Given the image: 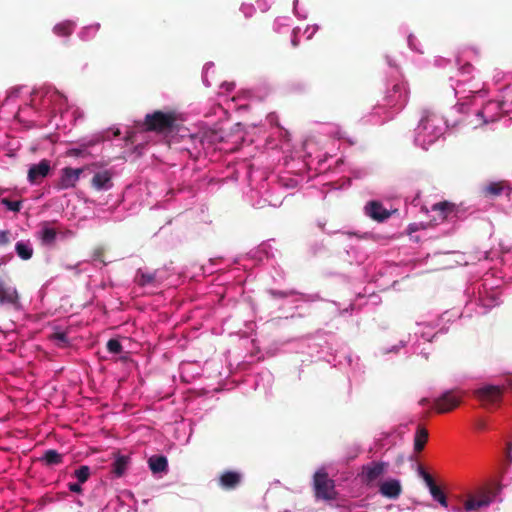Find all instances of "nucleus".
<instances>
[{
  "instance_id": "33",
  "label": "nucleus",
  "mask_w": 512,
  "mask_h": 512,
  "mask_svg": "<svg viewBox=\"0 0 512 512\" xmlns=\"http://www.w3.org/2000/svg\"><path fill=\"white\" fill-rule=\"evenodd\" d=\"M434 211H439L442 215V218L445 219L448 217L449 213L452 212V208L449 203L441 202L433 205Z\"/></svg>"
},
{
  "instance_id": "48",
  "label": "nucleus",
  "mask_w": 512,
  "mask_h": 512,
  "mask_svg": "<svg viewBox=\"0 0 512 512\" xmlns=\"http://www.w3.org/2000/svg\"><path fill=\"white\" fill-rule=\"evenodd\" d=\"M339 163H343V160L342 159H338L337 160V164H339Z\"/></svg>"
},
{
  "instance_id": "24",
  "label": "nucleus",
  "mask_w": 512,
  "mask_h": 512,
  "mask_svg": "<svg viewBox=\"0 0 512 512\" xmlns=\"http://www.w3.org/2000/svg\"><path fill=\"white\" fill-rule=\"evenodd\" d=\"M40 460L47 466L59 465L63 462V455L54 449L46 450Z\"/></svg>"
},
{
  "instance_id": "38",
  "label": "nucleus",
  "mask_w": 512,
  "mask_h": 512,
  "mask_svg": "<svg viewBox=\"0 0 512 512\" xmlns=\"http://www.w3.org/2000/svg\"><path fill=\"white\" fill-rule=\"evenodd\" d=\"M360 307V304H357V301L352 302L349 307L339 310L340 315H346L352 313L354 310L358 309Z\"/></svg>"
},
{
  "instance_id": "43",
  "label": "nucleus",
  "mask_w": 512,
  "mask_h": 512,
  "mask_svg": "<svg viewBox=\"0 0 512 512\" xmlns=\"http://www.w3.org/2000/svg\"><path fill=\"white\" fill-rule=\"evenodd\" d=\"M76 114H77V111H76V110H74V111H72V112H67V115H69V116L73 117V118L75 119V121H77V119H78V118L76 117Z\"/></svg>"
},
{
  "instance_id": "21",
  "label": "nucleus",
  "mask_w": 512,
  "mask_h": 512,
  "mask_svg": "<svg viewBox=\"0 0 512 512\" xmlns=\"http://www.w3.org/2000/svg\"><path fill=\"white\" fill-rule=\"evenodd\" d=\"M149 468L154 474L163 473L168 470V461L165 456H152L148 460Z\"/></svg>"
},
{
  "instance_id": "8",
  "label": "nucleus",
  "mask_w": 512,
  "mask_h": 512,
  "mask_svg": "<svg viewBox=\"0 0 512 512\" xmlns=\"http://www.w3.org/2000/svg\"><path fill=\"white\" fill-rule=\"evenodd\" d=\"M363 212L365 216L379 223L386 221L391 216V212L378 200L368 201L363 207Z\"/></svg>"
},
{
  "instance_id": "32",
  "label": "nucleus",
  "mask_w": 512,
  "mask_h": 512,
  "mask_svg": "<svg viewBox=\"0 0 512 512\" xmlns=\"http://www.w3.org/2000/svg\"><path fill=\"white\" fill-rule=\"evenodd\" d=\"M0 203L9 211L12 212H19L22 208V202L21 201H11L7 198L1 197Z\"/></svg>"
},
{
  "instance_id": "46",
  "label": "nucleus",
  "mask_w": 512,
  "mask_h": 512,
  "mask_svg": "<svg viewBox=\"0 0 512 512\" xmlns=\"http://www.w3.org/2000/svg\"><path fill=\"white\" fill-rule=\"evenodd\" d=\"M369 298H370V299H377V298H378V296H377V295H375V294H371V295L369 296Z\"/></svg>"
},
{
  "instance_id": "18",
  "label": "nucleus",
  "mask_w": 512,
  "mask_h": 512,
  "mask_svg": "<svg viewBox=\"0 0 512 512\" xmlns=\"http://www.w3.org/2000/svg\"><path fill=\"white\" fill-rule=\"evenodd\" d=\"M92 186L98 191H107L112 188L111 174L108 171L97 172L92 178Z\"/></svg>"
},
{
  "instance_id": "16",
  "label": "nucleus",
  "mask_w": 512,
  "mask_h": 512,
  "mask_svg": "<svg viewBox=\"0 0 512 512\" xmlns=\"http://www.w3.org/2000/svg\"><path fill=\"white\" fill-rule=\"evenodd\" d=\"M268 293L274 298H276V297L277 298H286V297H290V296H297L296 301H304V302H313V301L318 300V298H319L317 294H303V293H298L295 290L281 291V290L270 289L268 291Z\"/></svg>"
},
{
  "instance_id": "30",
  "label": "nucleus",
  "mask_w": 512,
  "mask_h": 512,
  "mask_svg": "<svg viewBox=\"0 0 512 512\" xmlns=\"http://www.w3.org/2000/svg\"><path fill=\"white\" fill-rule=\"evenodd\" d=\"M504 189H505L504 182H491L488 185L484 186L482 191L486 195L498 196L504 191Z\"/></svg>"
},
{
  "instance_id": "9",
  "label": "nucleus",
  "mask_w": 512,
  "mask_h": 512,
  "mask_svg": "<svg viewBox=\"0 0 512 512\" xmlns=\"http://www.w3.org/2000/svg\"><path fill=\"white\" fill-rule=\"evenodd\" d=\"M387 463L372 461L362 467V481L370 484L380 478L387 468Z\"/></svg>"
},
{
  "instance_id": "20",
  "label": "nucleus",
  "mask_w": 512,
  "mask_h": 512,
  "mask_svg": "<svg viewBox=\"0 0 512 512\" xmlns=\"http://www.w3.org/2000/svg\"><path fill=\"white\" fill-rule=\"evenodd\" d=\"M15 252L22 260H29L33 256V246L29 240H20L15 244Z\"/></svg>"
},
{
  "instance_id": "17",
  "label": "nucleus",
  "mask_w": 512,
  "mask_h": 512,
  "mask_svg": "<svg viewBox=\"0 0 512 512\" xmlns=\"http://www.w3.org/2000/svg\"><path fill=\"white\" fill-rule=\"evenodd\" d=\"M489 503H490V501L485 498H480V499L469 498L464 502L463 507L462 506L453 507L451 509V511H453V512H472V511H476L480 508L487 507L489 505Z\"/></svg>"
},
{
  "instance_id": "22",
  "label": "nucleus",
  "mask_w": 512,
  "mask_h": 512,
  "mask_svg": "<svg viewBox=\"0 0 512 512\" xmlns=\"http://www.w3.org/2000/svg\"><path fill=\"white\" fill-rule=\"evenodd\" d=\"M410 342H412L411 338H409L408 343H410ZM406 346H407V342L401 340L399 342V344H397V345H392V346H389V347H386V346L385 347H380L377 350V352H376V356L388 359L389 358L388 356L390 354H398L399 351L401 349L405 348Z\"/></svg>"
},
{
  "instance_id": "28",
  "label": "nucleus",
  "mask_w": 512,
  "mask_h": 512,
  "mask_svg": "<svg viewBox=\"0 0 512 512\" xmlns=\"http://www.w3.org/2000/svg\"><path fill=\"white\" fill-rule=\"evenodd\" d=\"M427 438H428V432L425 429L418 427L417 432L415 434V439H414V449L417 452H420L424 448Z\"/></svg>"
},
{
  "instance_id": "12",
  "label": "nucleus",
  "mask_w": 512,
  "mask_h": 512,
  "mask_svg": "<svg viewBox=\"0 0 512 512\" xmlns=\"http://www.w3.org/2000/svg\"><path fill=\"white\" fill-rule=\"evenodd\" d=\"M502 389L499 386L486 385L478 389L476 394L484 405H494L498 403L502 397Z\"/></svg>"
},
{
  "instance_id": "49",
  "label": "nucleus",
  "mask_w": 512,
  "mask_h": 512,
  "mask_svg": "<svg viewBox=\"0 0 512 512\" xmlns=\"http://www.w3.org/2000/svg\"><path fill=\"white\" fill-rule=\"evenodd\" d=\"M421 124H422V125H426V124L424 123V119H421Z\"/></svg>"
},
{
  "instance_id": "2",
  "label": "nucleus",
  "mask_w": 512,
  "mask_h": 512,
  "mask_svg": "<svg viewBox=\"0 0 512 512\" xmlns=\"http://www.w3.org/2000/svg\"><path fill=\"white\" fill-rule=\"evenodd\" d=\"M185 121L186 115L177 110H156L145 116L144 128H181Z\"/></svg>"
},
{
  "instance_id": "40",
  "label": "nucleus",
  "mask_w": 512,
  "mask_h": 512,
  "mask_svg": "<svg viewBox=\"0 0 512 512\" xmlns=\"http://www.w3.org/2000/svg\"><path fill=\"white\" fill-rule=\"evenodd\" d=\"M82 483L80 482H75V483H69L68 484V488L71 492L73 493H76V494H80L82 493Z\"/></svg>"
},
{
  "instance_id": "10",
  "label": "nucleus",
  "mask_w": 512,
  "mask_h": 512,
  "mask_svg": "<svg viewBox=\"0 0 512 512\" xmlns=\"http://www.w3.org/2000/svg\"><path fill=\"white\" fill-rule=\"evenodd\" d=\"M50 170V162L46 159H43L39 163L33 164L29 167L27 179L30 184L40 183L45 177L48 176Z\"/></svg>"
},
{
  "instance_id": "47",
  "label": "nucleus",
  "mask_w": 512,
  "mask_h": 512,
  "mask_svg": "<svg viewBox=\"0 0 512 512\" xmlns=\"http://www.w3.org/2000/svg\"><path fill=\"white\" fill-rule=\"evenodd\" d=\"M5 263H6V261H5V259H4V258L0 259V266H1L2 264H5Z\"/></svg>"
},
{
  "instance_id": "19",
  "label": "nucleus",
  "mask_w": 512,
  "mask_h": 512,
  "mask_svg": "<svg viewBox=\"0 0 512 512\" xmlns=\"http://www.w3.org/2000/svg\"><path fill=\"white\" fill-rule=\"evenodd\" d=\"M92 145H94V141H88V142L73 146V147L67 149L66 156L86 159L91 155V152L89 149Z\"/></svg>"
},
{
  "instance_id": "31",
  "label": "nucleus",
  "mask_w": 512,
  "mask_h": 512,
  "mask_svg": "<svg viewBox=\"0 0 512 512\" xmlns=\"http://www.w3.org/2000/svg\"><path fill=\"white\" fill-rule=\"evenodd\" d=\"M74 476L77 478L78 482L84 484L89 479L90 468L86 465H82L75 470Z\"/></svg>"
},
{
  "instance_id": "7",
  "label": "nucleus",
  "mask_w": 512,
  "mask_h": 512,
  "mask_svg": "<svg viewBox=\"0 0 512 512\" xmlns=\"http://www.w3.org/2000/svg\"><path fill=\"white\" fill-rule=\"evenodd\" d=\"M83 172L84 168H63L60 173L57 188L59 190H67L74 188Z\"/></svg>"
},
{
  "instance_id": "39",
  "label": "nucleus",
  "mask_w": 512,
  "mask_h": 512,
  "mask_svg": "<svg viewBox=\"0 0 512 512\" xmlns=\"http://www.w3.org/2000/svg\"><path fill=\"white\" fill-rule=\"evenodd\" d=\"M421 475H422L428 489L431 488L432 486L436 485V483L434 482V480L430 474H428L425 471H421Z\"/></svg>"
},
{
  "instance_id": "3",
  "label": "nucleus",
  "mask_w": 512,
  "mask_h": 512,
  "mask_svg": "<svg viewBox=\"0 0 512 512\" xmlns=\"http://www.w3.org/2000/svg\"><path fill=\"white\" fill-rule=\"evenodd\" d=\"M417 325L419 330L414 334L415 341L411 343L406 353L411 351V353L420 354L427 359L428 351L425 345L430 343L436 335V333L433 332L434 326L430 323H417Z\"/></svg>"
},
{
  "instance_id": "14",
  "label": "nucleus",
  "mask_w": 512,
  "mask_h": 512,
  "mask_svg": "<svg viewBox=\"0 0 512 512\" xmlns=\"http://www.w3.org/2000/svg\"><path fill=\"white\" fill-rule=\"evenodd\" d=\"M437 131L438 130H416L414 144L423 150H427L428 147L440 137V135L436 133Z\"/></svg>"
},
{
  "instance_id": "35",
  "label": "nucleus",
  "mask_w": 512,
  "mask_h": 512,
  "mask_svg": "<svg viewBox=\"0 0 512 512\" xmlns=\"http://www.w3.org/2000/svg\"><path fill=\"white\" fill-rule=\"evenodd\" d=\"M53 340L58 347H66L69 344L68 336L64 332L55 333Z\"/></svg>"
},
{
  "instance_id": "36",
  "label": "nucleus",
  "mask_w": 512,
  "mask_h": 512,
  "mask_svg": "<svg viewBox=\"0 0 512 512\" xmlns=\"http://www.w3.org/2000/svg\"><path fill=\"white\" fill-rule=\"evenodd\" d=\"M266 203H268L271 206L276 207L281 204V201H273V200H268L267 198H264L262 200L257 201L256 203H253V206L256 208H263V207H265Z\"/></svg>"
},
{
  "instance_id": "44",
  "label": "nucleus",
  "mask_w": 512,
  "mask_h": 512,
  "mask_svg": "<svg viewBox=\"0 0 512 512\" xmlns=\"http://www.w3.org/2000/svg\"><path fill=\"white\" fill-rule=\"evenodd\" d=\"M346 359H347L348 364H349V365H352V362H353V358H352V356H351V355H348V356L346 357Z\"/></svg>"
},
{
  "instance_id": "29",
  "label": "nucleus",
  "mask_w": 512,
  "mask_h": 512,
  "mask_svg": "<svg viewBox=\"0 0 512 512\" xmlns=\"http://www.w3.org/2000/svg\"><path fill=\"white\" fill-rule=\"evenodd\" d=\"M429 492L435 501H437L441 506L448 508L446 495L440 487L434 485L431 488H429Z\"/></svg>"
},
{
  "instance_id": "42",
  "label": "nucleus",
  "mask_w": 512,
  "mask_h": 512,
  "mask_svg": "<svg viewBox=\"0 0 512 512\" xmlns=\"http://www.w3.org/2000/svg\"><path fill=\"white\" fill-rule=\"evenodd\" d=\"M293 38L291 39V44L293 47H298L299 46V40H298V37L295 33V31H293Z\"/></svg>"
},
{
  "instance_id": "4",
  "label": "nucleus",
  "mask_w": 512,
  "mask_h": 512,
  "mask_svg": "<svg viewBox=\"0 0 512 512\" xmlns=\"http://www.w3.org/2000/svg\"><path fill=\"white\" fill-rule=\"evenodd\" d=\"M461 399L462 395L459 392L446 391L434 400L423 398L420 401V404L422 406L429 405L431 409L436 410L438 413H445L457 407L460 404Z\"/></svg>"
},
{
  "instance_id": "37",
  "label": "nucleus",
  "mask_w": 512,
  "mask_h": 512,
  "mask_svg": "<svg viewBox=\"0 0 512 512\" xmlns=\"http://www.w3.org/2000/svg\"><path fill=\"white\" fill-rule=\"evenodd\" d=\"M10 232L7 230L0 231V246H6L10 243Z\"/></svg>"
},
{
  "instance_id": "11",
  "label": "nucleus",
  "mask_w": 512,
  "mask_h": 512,
  "mask_svg": "<svg viewBox=\"0 0 512 512\" xmlns=\"http://www.w3.org/2000/svg\"><path fill=\"white\" fill-rule=\"evenodd\" d=\"M164 272L156 270L153 272L144 271L139 269L136 273L135 281L140 286H158L164 280Z\"/></svg>"
},
{
  "instance_id": "27",
  "label": "nucleus",
  "mask_w": 512,
  "mask_h": 512,
  "mask_svg": "<svg viewBox=\"0 0 512 512\" xmlns=\"http://www.w3.org/2000/svg\"><path fill=\"white\" fill-rule=\"evenodd\" d=\"M74 29V23L71 21L61 22L54 26V33L60 37L70 36Z\"/></svg>"
},
{
  "instance_id": "15",
  "label": "nucleus",
  "mask_w": 512,
  "mask_h": 512,
  "mask_svg": "<svg viewBox=\"0 0 512 512\" xmlns=\"http://www.w3.org/2000/svg\"><path fill=\"white\" fill-rule=\"evenodd\" d=\"M379 492L386 498L397 499L402 492L401 483L397 479L385 480L380 484Z\"/></svg>"
},
{
  "instance_id": "34",
  "label": "nucleus",
  "mask_w": 512,
  "mask_h": 512,
  "mask_svg": "<svg viewBox=\"0 0 512 512\" xmlns=\"http://www.w3.org/2000/svg\"><path fill=\"white\" fill-rule=\"evenodd\" d=\"M107 350L111 354H119V353L122 352L123 347H122L121 343L119 342V340H117V339H110L107 342Z\"/></svg>"
},
{
  "instance_id": "6",
  "label": "nucleus",
  "mask_w": 512,
  "mask_h": 512,
  "mask_svg": "<svg viewBox=\"0 0 512 512\" xmlns=\"http://www.w3.org/2000/svg\"><path fill=\"white\" fill-rule=\"evenodd\" d=\"M313 485L315 489V495L317 498L325 500L332 498L334 485L333 482L328 478V475L324 470H318L314 474Z\"/></svg>"
},
{
  "instance_id": "45",
  "label": "nucleus",
  "mask_w": 512,
  "mask_h": 512,
  "mask_svg": "<svg viewBox=\"0 0 512 512\" xmlns=\"http://www.w3.org/2000/svg\"><path fill=\"white\" fill-rule=\"evenodd\" d=\"M233 87H234V84H228V85H227V90H232V89H233Z\"/></svg>"
},
{
  "instance_id": "41",
  "label": "nucleus",
  "mask_w": 512,
  "mask_h": 512,
  "mask_svg": "<svg viewBox=\"0 0 512 512\" xmlns=\"http://www.w3.org/2000/svg\"><path fill=\"white\" fill-rule=\"evenodd\" d=\"M474 427L477 431H484L487 428V423L484 419L479 418L475 420Z\"/></svg>"
},
{
  "instance_id": "5",
  "label": "nucleus",
  "mask_w": 512,
  "mask_h": 512,
  "mask_svg": "<svg viewBox=\"0 0 512 512\" xmlns=\"http://www.w3.org/2000/svg\"><path fill=\"white\" fill-rule=\"evenodd\" d=\"M0 306L10 307L16 311L21 310L19 293L15 286L7 284L0 278Z\"/></svg>"
},
{
  "instance_id": "23",
  "label": "nucleus",
  "mask_w": 512,
  "mask_h": 512,
  "mask_svg": "<svg viewBox=\"0 0 512 512\" xmlns=\"http://www.w3.org/2000/svg\"><path fill=\"white\" fill-rule=\"evenodd\" d=\"M499 105L496 102H490L486 104L481 110L478 111L477 115L483 119L482 124L487 125L490 123L495 122V118L491 116L490 114L495 110L498 109Z\"/></svg>"
},
{
  "instance_id": "13",
  "label": "nucleus",
  "mask_w": 512,
  "mask_h": 512,
  "mask_svg": "<svg viewBox=\"0 0 512 512\" xmlns=\"http://www.w3.org/2000/svg\"><path fill=\"white\" fill-rule=\"evenodd\" d=\"M36 235L43 246L52 247L57 240L58 232L51 226L49 222H44L41 224V227L37 231Z\"/></svg>"
},
{
  "instance_id": "26",
  "label": "nucleus",
  "mask_w": 512,
  "mask_h": 512,
  "mask_svg": "<svg viewBox=\"0 0 512 512\" xmlns=\"http://www.w3.org/2000/svg\"><path fill=\"white\" fill-rule=\"evenodd\" d=\"M129 463V458L127 456H118L114 463L112 471L117 477H121L124 475Z\"/></svg>"
},
{
  "instance_id": "25",
  "label": "nucleus",
  "mask_w": 512,
  "mask_h": 512,
  "mask_svg": "<svg viewBox=\"0 0 512 512\" xmlns=\"http://www.w3.org/2000/svg\"><path fill=\"white\" fill-rule=\"evenodd\" d=\"M240 478L239 473L228 471L221 476L220 483L222 487L232 489L238 485Z\"/></svg>"
},
{
  "instance_id": "1",
  "label": "nucleus",
  "mask_w": 512,
  "mask_h": 512,
  "mask_svg": "<svg viewBox=\"0 0 512 512\" xmlns=\"http://www.w3.org/2000/svg\"><path fill=\"white\" fill-rule=\"evenodd\" d=\"M502 279L486 273L480 280L466 288L467 301L462 317L484 315L501 303Z\"/></svg>"
}]
</instances>
